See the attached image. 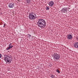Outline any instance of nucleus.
Segmentation results:
<instances>
[{"label": "nucleus", "instance_id": "0eeeda50", "mask_svg": "<svg viewBox=\"0 0 78 78\" xmlns=\"http://www.w3.org/2000/svg\"><path fill=\"white\" fill-rule=\"evenodd\" d=\"M72 35L71 34H69L68 35L67 38L68 39H72Z\"/></svg>", "mask_w": 78, "mask_h": 78}, {"label": "nucleus", "instance_id": "39448f33", "mask_svg": "<svg viewBox=\"0 0 78 78\" xmlns=\"http://www.w3.org/2000/svg\"><path fill=\"white\" fill-rule=\"evenodd\" d=\"M14 5H15L14 3H10L9 5V7L10 8H12L14 6Z\"/></svg>", "mask_w": 78, "mask_h": 78}, {"label": "nucleus", "instance_id": "1a4fd4ad", "mask_svg": "<svg viewBox=\"0 0 78 78\" xmlns=\"http://www.w3.org/2000/svg\"><path fill=\"white\" fill-rule=\"evenodd\" d=\"M74 47H75V48H78V42L76 43L74 45Z\"/></svg>", "mask_w": 78, "mask_h": 78}, {"label": "nucleus", "instance_id": "7ed1b4c3", "mask_svg": "<svg viewBox=\"0 0 78 78\" xmlns=\"http://www.w3.org/2000/svg\"><path fill=\"white\" fill-rule=\"evenodd\" d=\"M29 19L32 20L36 19V15L35 13L33 12H31L29 14Z\"/></svg>", "mask_w": 78, "mask_h": 78}, {"label": "nucleus", "instance_id": "a211bd4d", "mask_svg": "<svg viewBox=\"0 0 78 78\" xmlns=\"http://www.w3.org/2000/svg\"><path fill=\"white\" fill-rule=\"evenodd\" d=\"M11 44H12L10 43V44H9V46H10V45H11Z\"/></svg>", "mask_w": 78, "mask_h": 78}, {"label": "nucleus", "instance_id": "2eb2a0df", "mask_svg": "<svg viewBox=\"0 0 78 78\" xmlns=\"http://www.w3.org/2000/svg\"><path fill=\"white\" fill-rule=\"evenodd\" d=\"M27 3H30V1L29 0L27 1Z\"/></svg>", "mask_w": 78, "mask_h": 78}, {"label": "nucleus", "instance_id": "4468645a", "mask_svg": "<svg viewBox=\"0 0 78 78\" xmlns=\"http://www.w3.org/2000/svg\"><path fill=\"white\" fill-rule=\"evenodd\" d=\"M6 26V24L5 23H4V26H3V27L4 28H5V27Z\"/></svg>", "mask_w": 78, "mask_h": 78}, {"label": "nucleus", "instance_id": "f8f14e48", "mask_svg": "<svg viewBox=\"0 0 78 78\" xmlns=\"http://www.w3.org/2000/svg\"><path fill=\"white\" fill-rule=\"evenodd\" d=\"M46 10H49L50 9V8H49V7L47 6L46 7Z\"/></svg>", "mask_w": 78, "mask_h": 78}, {"label": "nucleus", "instance_id": "20e7f679", "mask_svg": "<svg viewBox=\"0 0 78 78\" xmlns=\"http://www.w3.org/2000/svg\"><path fill=\"white\" fill-rule=\"evenodd\" d=\"M52 56L53 57L54 60H55V61H58L60 58L59 55L57 54L56 53H54V54L52 55Z\"/></svg>", "mask_w": 78, "mask_h": 78}, {"label": "nucleus", "instance_id": "6e6552de", "mask_svg": "<svg viewBox=\"0 0 78 78\" xmlns=\"http://www.w3.org/2000/svg\"><path fill=\"white\" fill-rule=\"evenodd\" d=\"M53 5H54V2H53L51 1L49 2V6H53Z\"/></svg>", "mask_w": 78, "mask_h": 78}, {"label": "nucleus", "instance_id": "f03ea898", "mask_svg": "<svg viewBox=\"0 0 78 78\" xmlns=\"http://www.w3.org/2000/svg\"><path fill=\"white\" fill-rule=\"evenodd\" d=\"M4 60H5L6 63H11V62L12 61V58L8 55L4 56Z\"/></svg>", "mask_w": 78, "mask_h": 78}, {"label": "nucleus", "instance_id": "ddd939ff", "mask_svg": "<svg viewBox=\"0 0 78 78\" xmlns=\"http://www.w3.org/2000/svg\"><path fill=\"white\" fill-rule=\"evenodd\" d=\"M56 71H57V72H58V73H59L60 72V71H59V70L58 69Z\"/></svg>", "mask_w": 78, "mask_h": 78}, {"label": "nucleus", "instance_id": "9b49d317", "mask_svg": "<svg viewBox=\"0 0 78 78\" xmlns=\"http://www.w3.org/2000/svg\"><path fill=\"white\" fill-rule=\"evenodd\" d=\"M50 77H51V78H54L55 77V76L51 74V75Z\"/></svg>", "mask_w": 78, "mask_h": 78}, {"label": "nucleus", "instance_id": "9d476101", "mask_svg": "<svg viewBox=\"0 0 78 78\" xmlns=\"http://www.w3.org/2000/svg\"><path fill=\"white\" fill-rule=\"evenodd\" d=\"M12 47H13V46L10 45L9 46V47L7 48V50H9V49H11V48H12Z\"/></svg>", "mask_w": 78, "mask_h": 78}, {"label": "nucleus", "instance_id": "f3484780", "mask_svg": "<svg viewBox=\"0 0 78 78\" xmlns=\"http://www.w3.org/2000/svg\"><path fill=\"white\" fill-rule=\"evenodd\" d=\"M2 57V54H0V58Z\"/></svg>", "mask_w": 78, "mask_h": 78}, {"label": "nucleus", "instance_id": "dca6fc26", "mask_svg": "<svg viewBox=\"0 0 78 78\" xmlns=\"http://www.w3.org/2000/svg\"><path fill=\"white\" fill-rule=\"evenodd\" d=\"M28 35L29 37H31V35H30V34H28Z\"/></svg>", "mask_w": 78, "mask_h": 78}, {"label": "nucleus", "instance_id": "6ab92c4d", "mask_svg": "<svg viewBox=\"0 0 78 78\" xmlns=\"http://www.w3.org/2000/svg\"><path fill=\"white\" fill-rule=\"evenodd\" d=\"M20 0H18V2H20Z\"/></svg>", "mask_w": 78, "mask_h": 78}, {"label": "nucleus", "instance_id": "423d86ee", "mask_svg": "<svg viewBox=\"0 0 78 78\" xmlns=\"http://www.w3.org/2000/svg\"><path fill=\"white\" fill-rule=\"evenodd\" d=\"M67 8H63L62 10V12H63V13H65L67 11Z\"/></svg>", "mask_w": 78, "mask_h": 78}, {"label": "nucleus", "instance_id": "f257e3e1", "mask_svg": "<svg viewBox=\"0 0 78 78\" xmlns=\"http://www.w3.org/2000/svg\"><path fill=\"white\" fill-rule=\"evenodd\" d=\"M38 21L37 23V25L39 27L41 28H45V26H46V23H45V20L43 19H39L38 20Z\"/></svg>", "mask_w": 78, "mask_h": 78}]
</instances>
